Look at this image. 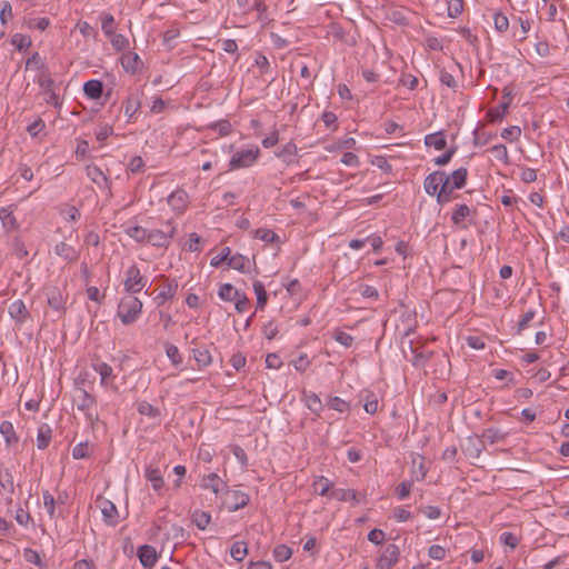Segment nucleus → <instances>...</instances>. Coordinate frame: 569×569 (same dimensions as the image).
<instances>
[{
    "label": "nucleus",
    "instance_id": "nucleus-1",
    "mask_svg": "<svg viewBox=\"0 0 569 569\" xmlns=\"http://www.w3.org/2000/svg\"><path fill=\"white\" fill-rule=\"evenodd\" d=\"M468 170L461 167L447 174L437 170L429 173V194H436L438 203H447L453 198V191L465 188L467 184Z\"/></svg>",
    "mask_w": 569,
    "mask_h": 569
},
{
    "label": "nucleus",
    "instance_id": "nucleus-2",
    "mask_svg": "<svg viewBox=\"0 0 569 569\" xmlns=\"http://www.w3.org/2000/svg\"><path fill=\"white\" fill-rule=\"evenodd\" d=\"M429 148L436 151H443L441 154L431 159L438 167L448 164L458 149L455 138H452L451 143H448L446 133L442 130L429 133Z\"/></svg>",
    "mask_w": 569,
    "mask_h": 569
},
{
    "label": "nucleus",
    "instance_id": "nucleus-3",
    "mask_svg": "<svg viewBox=\"0 0 569 569\" xmlns=\"http://www.w3.org/2000/svg\"><path fill=\"white\" fill-rule=\"evenodd\" d=\"M142 312V302L132 293H128L120 299L117 316L122 325L128 326L136 322Z\"/></svg>",
    "mask_w": 569,
    "mask_h": 569
},
{
    "label": "nucleus",
    "instance_id": "nucleus-4",
    "mask_svg": "<svg viewBox=\"0 0 569 569\" xmlns=\"http://www.w3.org/2000/svg\"><path fill=\"white\" fill-rule=\"evenodd\" d=\"M435 67L439 69L440 82L448 88H455L457 86L453 72L456 71L458 63L451 56L445 54L441 58H432Z\"/></svg>",
    "mask_w": 569,
    "mask_h": 569
},
{
    "label": "nucleus",
    "instance_id": "nucleus-5",
    "mask_svg": "<svg viewBox=\"0 0 569 569\" xmlns=\"http://www.w3.org/2000/svg\"><path fill=\"white\" fill-rule=\"evenodd\" d=\"M260 156L258 147L237 151L229 161V170H238L253 166Z\"/></svg>",
    "mask_w": 569,
    "mask_h": 569
},
{
    "label": "nucleus",
    "instance_id": "nucleus-6",
    "mask_svg": "<svg viewBox=\"0 0 569 569\" xmlns=\"http://www.w3.org/2000/svg\"><path fill=\"white\" fill-rule=\"evenodd\" d=\"M147 283L148 279L141 274L140 269L136 264L130 266L126 270L123 287L127 293H138L147 286Z\"/></svg>",
    "mask_w": 569,
    "mask_h": 569
},
{
    "label": "nucleus",
    "instance_id": "nucleus-7",
    "mask_svg": "<svg viewBox=\"0 0 569 569\" xmlns=\"http://www.w3.org/2000/svg\"><path fill=\"white\" fill-rule=\"evenodd\" d=\"M223 495V503L231 512L244 508L250 501L249 495L241 490H228L227 488Z\"/></svg>",
    "mask_w": 569,
    "mask_h": 569
},
{
    "label": "nucleus",
    "instance_id": "nucleus-8",
    "mask_svg": "<svg viewBox=\"0 0 569 569\" xmlns=\"http://www.w3.org/2000/svg\"><path fill=\"white\" fill-rule=\"evenodd\" d=\"M168 230L152 229L148 232L147 243L158 248H167L176 232V228L168 223Z\"/></svg>",
    "mask_w": 569,
    "mask_h": 569
},
{
    "label": "nucleus",
    "instance_id": "nucleus-9",
    "mask_svg": "<svg viewBox=\"0 0 569 569\" xmlns=\"http://www.w3.org/2000/svg\"><path fill=\"white\" fill-rule=\"evenodd\" d=\"M74 401L77 402V408L81 411L86 412V417L92 421L93 415L91 409L96 406V398L89 393L86 389L79 388L77 389V396L74 397Z\"/></svg>",
    "mask_w": 569,
    "mask_h": 569
},
{
    "label": "nucleus",
    "instance_id": "nucleus-10",
    "mask_svg": "<svg viewBox=\"0 0 569 569\" xmlns=\"http://www.w3.org/2000/svg\"><path fill=\"white\" fill-rule=\"evenodd\" d=\"M46 296L49 307L59 312L64 313L67 297L62 293V291L58 287H48L46 288Z\"/></svg>",
    "mask_w": 569,
    "mask_h": 569
},
{
    "label": "nucleus",
    "instance_id": "nucleus-11",
    "mask_svg": "<svg viewBox=\"0 0 569 569\" xmlns=\"http://www.w3.org/2000/svg\"><path fill=\"white\" fill-rule=\"evenodd\" d=\"M87 177L102 190H111V181L107 173L101 170L98 166L90 163L86 166Z\"/></svg>",
    "mask_w": 569,
    "mask_h": 569
},
{
    "label": "nucleus",
    "instance_id": "nucleus-12",
    "mask_svg": "<svg viewBox=\"0 0 569 569\" xmlns=\"http://www.w3.org/2000/svg\"><path fill=\"white\" fill-rule=\"evenodd\" d=\"M399 548L395 543H389L382 550L380 557L377 560V569H391V567L398 561Z\"/></svg>",
    "mask_w": 569,
    "mask_h": 569
},
{
    "label": "nucleus",
    "instance_id": "nucleus-13",
    "mask_svg": "<svg viewBox=\"0 0 569 569\" xmlns=\"http://www.w3.org/2000/svg\"><path fill=\"white\" fill-rule=\"evenodd\" d=\"M96 502L101 509L103 520L106 521V523L109 526H116L119 521V513L114 503L103 498H98Z\"/></svg>",
    "mask_w": 569,
    "mask_h": 569
},
{
    "label": "nucleus",
    "instance_id": "nucleus-14",
    "mask_svg": "<svg viewBox=\"0 0 569 569\" xmlns=\"http://www.w3.org/2000/svg\"><path fill=\"white\" fill-rule=\"evenodd\" d=\"M189 203V194L183 189H177L168 197V204L177 212L182 213Z\"/></svg>",
    "mask_w": 569,
    "mask_h": 569
},
{
    "label": "nucleus",
    "instance_id": "nucleus-15",
    "mask_svg": "<svg viewBox=\"0 0 569 569\" xmlns=\"http://www.w3.org/2000/svg\"><path fill=\"white\" fill-rule=\"evenodd\" d=\"M137 556L140 560V563L146 569H151L158 560V555H157L154 547L149 546V545H143V546L139 547L138 551H137Z\"/></svg>",
    "mask_w": 569,
    "mask_h": 569
},
{
    "label": "nucleus",
    "instance_id": "nucleus-16",
    "mask_svg": "<svg viewBox=\"0 0 569 569\" xmlns=\"http://www.w3.org/2000/svg\"><path fill=\"white\" fill-rule=\"evenodd\" d=\"M201 486L204 489H210L216 496L223 493L228 487L227 483L217 473L213 472L202 478Z\"/></svg>",
    "mask_w": 569,
    "mask_h": 569
},
{
    "label": "nucleus",
    "instance_id": "nucleus-17",
    "mask_svg": "<svg viewBox=\"0 0 569 569\" xmlns=\"http://www.w3.org/2000/svg\"><path fill=\"white\" fill-rule=\"evenodd\" d=\"M0 433L4 438V442L8 449H16L19 442L12 422L4 420L0 423Z\"/></svg>",
    "mask_w": 569,
    "mask_h": 569
},
{
    "label": "nucleus",
    "instance_id": "nucleus-18",
    "mask_svg": "<svg viewBox=\"0 0 569 569\" xmlns=\"http://www.w3.org/2000/svg\"><path fill=\"white\" fill-rule=\"evenodd\" d=\"M120 62L122 68L130 73H136L140 67L142 66V61L140 60V57L138 53L133 51H127L124 52L121 58Z\"/></svg>",
    "mask_w": 569,
    "mask_h": 569
},
{
    "label": "nucleus",
    "instance_id": "nucleus-19",
    "mask_svg": "<svg viewBox=\"0 0 569 569\" xmlns=\"http://www.w3.org/2000/svg\"><path fill=\"white\" fill-rule=\"evenodd\" d=\"M8 311H9L10 317L19 323L24 322L27 320V318L29 317V311H28L24 302L20 299L14 300L9 306Z\"/></svg>",
    "mask_w": 569,
    "mask_h": 569
},
{
    "label": "nucleus",
    "instance_id": "nucleus-20",
    "mask_svg": "<svg viewBox=\"0 0 569 569\" xmlns=\"http://www.w3.org/2000/svg\"><path fill=\"white\" fill-rule=\"evenodd\" d=\"M144 477L149 482H151L153 490L161 493V490L164 487V480L161 471L158 468L147 467L144 470Z\"/></svg>",
    "mask_w": 569,
    "mask_h": 569
},
{
    "label": "nucleus",
    "instance_id": "nucleus-21",
    "mask_svg": "<svg viewBox=\"0 0 569 569\" xmlns=\"http://www.w3.org/2000/svg\"><path fill=\"white\" fill-rule=\"evenodd\" d=\"M298 149L297 146L290 141L282 147H280L276 152V157L281 159L286 164H291L295 162V158L297 156Z\"/></svg>",
    "mask_w": 569,
    "mask_h": 569
},
{
    "label": "nucleus",
    "instance_id": "nucleus-22",
    "mask_svg": "<svg viewBox=\"0 0 569 569\" xmlns=\"http://www.w3.org/2000/svg\"><path fill=\"white\" fill-rule=\"evenodd\" d=\"M0 220L6 231H13L19 227L11 207H2L0 209Z\"/></svg>",
    "mask_w": 569,
    "mask_h": 569
},
{
    "label": "nucleus",
    "instance_id": "nucleus-23",
    "mask_svg": "<svg viewBox=\"0 0 569 569\" xmlns=\"http://www.w3.org/2000/svg\"><path fill=\"white\" fill-rule=\"evenodd\" d=\"M54 252L56 254H58L59 257L63 258L69 262L77 261L79 258L78 251L72 246L64 241H61L56 244Z\"/></svg>",
    "mask_w": 569,
    "mask_h": 569
},
{
    "label": "nucleus",
    "instance_id": "nucleus-24",
    "mask_svg": "<svg viewBox=\"0 0 569 569\" xmlns=\"http://www.w3.org/2000/svg\"><path fill=\"white\" fill-rule=\"evenodd\" d=\"M228 267L242 273L250 272V260L241 253L230 254Z\"/></svg>",
    "mask_w": 569,
    "mask_h": 569
},
{
    "label": "nucleus",
    "instance_id": "nucleus-25",
    "mask_svg": "<svg viewBox=\"0 0 569 569\" xmlns=\"http://www.w3.org/2000/svg\"><path fill=\"white\" fill-rule=\"evenodd\" d=\"M330 497L339 501H352L353 503L361 502V496L356 490L351 489H335L330 492Z\"/></svg>",
    "mask_w": 569,
    "mask_h": 569
},
{
    "label": "nucleus",
    "instance_id": "nucleus-26",
    "mask_svg": "<svg viewBox=\"0 0 569 569\" xmlns=\"http://www.w3.org/2000/svg\"><path fill=\"white\" fill-rule=\"evenodd\" d=\"M178 290V281L176 279L167 280L163 289L156 297L158 306H161L164 301L170 300L174 297Z\"/></svg>",
    "mask_w": 569,
    "mask_h": 569
},
{
    "label": "nucleus",
    "instance_id": "nucleus-27",
    "mask_svg": "<svg viewBox=\"0 0 569 569\" xmlns=\"http://www.w3.org/2000/svg\"><path fill=\"white\" fill-rule=\"evenodd\" d=\"M124 114L128 118V121H131L132 117L137 113V111L141 107V100L139 94H130L122 103Z\"/></svg>",
    "mask_w": 569,
    "mask_h": 569
},
{
    "label": "nucleus",
    "instance_id": "nucleus-28",
    "mask_svg": "<svg viewBox=\"0 0 569 569\" xmlns=\"http://www.w3.org/2000/svg\"><path fill=\"white\" fill-rule=\"evenodd\" d=\"M83 92L90 99H99L103 93V84L100 80H89L83 84Z\"/></svg>",
    "mask_w": 569,
    "mask_h": 569
},
{
    "label": "nucleus",
    "instance_id": "nucleus-29",
    "mask_svg": "<svg viewBox=\"0 0 569 569\" xmlns=\"http://www.w3.org/2000/svg\"><path fill=\"white\" fill-rule=\"evenodd\" d=\"M136 409L141 416H147L150 419H160L161 417L160 409L152 406L146 400L138 401L136 403Z\"/></svg>",
    "mask_w": 569,
    "mask_h": 569
},
{
    "label": "nucleus",
    "instance_id": "nucleus-30",
    "mask_svg": "<svg viewBox=\"0 0 569 569\" xmlns=\"http://www.w3.org/2000/svg\"><path fill=\"white\" fill-rule=\"evenodd\" d=\"M511 102V92L508 90V88L503 89V96L502 101L499 103L496 110H491L490 114L493 120L496 119H502L505 114L507 113V110Z\"/></svg>",
    "mask_w": 569,
    "mask_h": 569
},
{
    "label": "nucleus",
    "instance_id": "nucleus-31",
    "mask_svg": "<svg viewBox=\"0 0 569 569\" xmlns=\"http://www.w3.org/2000/svg\"><path fill=\"white\" fill-rule=\"evenodd\" d=\"M193 358L197 361L198 368L203 369L211 365L212 357L208 349L206 348H196L192 350Z\"/></svg>",
    "mask_w": 569,
    "mask_h": 569
},
{
    "label": "nucleus",
    "instance_id": "nucleus-32",
    "mask_svg": "<svg viewBox=\"0 0 569 569\" xmlns=\"http://www.w3.org/2000/svg\"><path fill=\"white\" fill-rule=\"evenodd\" d=\"M51 433L52 430L48 425L43 423L39 427L37 435V447L39 450H44L49 446Z\"/></svg>",
    "mask_w": 569,
    "mask_h": 569
},
{
    "label": "nucleus",
    "instance_id": "nucleus-33",
    "mask_svg": "<svg viewBox=\"0 0 569 569\" xmlns=\"http://www.w3.org/2000/svg\"><path fill=\"white\" fill-rule=\"evenodd\" d=\"M506 436L507 433L502 432L498 428H488L482 432L481 439L483 442L493 445L496 442L505 440Z\"/></svg>",
    "mask_w": 569,
    "mask_h": 569
},
{
    "label": "nucleus",
    "instance_id": "nucleus-34",
    "mask_svg": "<svg viewBox=\"0 0 569 569\" xmlns=\"http://www.w3.org/2000/svg\"><path fill=\"white\" fill-rule=\"evenodd\" d=\"M332 486V482L323 476L317 477L312 483L313 491L320 496H328Z\"/></svg>",
    "mask_w": 569,
    "mask_h": 569
},
{
    "label": "nucleus",
    "instance_id": "nucleus-35",
    "mask_svg": "<svg viewBox=\"0 0 569 569\" xmlns=\"http://www.w3.org/2000/svg\"><path fill=\"white\" fill-rule=\"evenodd\" d=\"M470 212H471V210L467 204H465V203L457 204L456 209L453 210V212L451 214L452 223L456 226H461V223L465 221V219L470 216Z\"/></svg>",
    "mask_w": 569,
    "mask_h": 569
},
{
    "label": "nucleus",
    "instance_id": "nucleus-36",
    "mask_svg": "<svg viewBox=\"0 0 569 569\" xmlns=\"http://www.w3.org/2000/svg\"><path fill=\"white\" fill-rule=\"evenodd\" d=\"M191 519L198 529L204 530L211 521V516L209 512L197 509L192 512Z\"/></svg>",
    "mask_w": 569,
    "mask_h": 569
},
{
    "label": "nucleus",
    "instance_id": "nucleus-37",
    "mask_svg": "<svg viewBox=\"0 0 569 569\" xmlns=\"http://www.w3.org/2000/svg\"><path fill=\"white\" fill-rule=\"evenodd\" d=\"M253 291L257 296V309H263L268 301V295L264 284L261 281L256 280L253 282Z\"/></svg>",
    "mask_w": 569,
    "mask_h": 569
},
{
    "label": "nucleus",
    "instance_id": "nucleus-38",
    "mask_svg": "<svg viewBox=\"0 0 569 569\" xmlns=\"http://www.w3.org/2000/svg\"><path fill=\"white\" fill-rule=\"evenodd\" d=\"M0 486L10 493L14 492L13 475L8 468H0Z\"/></svg>",
    "mask_w": 569,
    "mask_h": 569
},
{
    "label": "nucleus",
    "instance_id": "nucleus-39",
    "mask_svg": "<svg viewBox=\"0 0 569 569\" xmlns=\"http://www.w3.org/2000/svg\"><path fill=\"white\" fill-rule=\"evenodd\" d=\"M150 230L143 228V227H140V226H133V227H128L126 229V233L134 239L137 242H140V243H143V242H147V237H148V232Z\"/></svg>",
    "mask_w": 569,
    "mask_h": 569
},
{
    "label": "nucleus",
    "instance_id": "nucleus-40",
    "mask_svg": "<svg viewBox=\"0 0 569 569\" xmlns=\"http://www.w3.org/2000/svg\"><path fill=\"white\" fill-rule=\"evenodd\" d=\"M305 401L307 407L317 416L320 415L321 410L323 409V405L317 393L310 392L309 395L305 396Z\"/></svg>",
    "mask_w": 569,
    "mask_h": 569
},
{
    "label": "nucleus",
    "instance_id": "nucleus-41",
    "mask_svg": "<svg viewBox=\"0 0 569 569\" xmlns=\"http://www.w3.org/2000/svg\"><path fill=\"white\" fill-rule=\"evenodd\" d=\"M272 556L277 562H283L291 558L292 549L287 545H278L274 547Z\"/></svg>",
    "mask_w": 569,
    "mask_h": 569
},
{
    "label": "nucleus",
    "instance_id": "nucleus-42",
    "mask_svg": "<svg viewBox=\"0 0 569 569\" xmlns=\"http://www.w3.org/2000/svg\"><path fill=\"white\" fill-rule=\"evenodd\" d=\"M92 367H93L94 371H97L100 375V377H101L100 383L103 386L106 383V380L112 376L111 366H109L108 363H106L103 361L97 360L92 363Z\"/></svg>",
    "mask_w": 569,
    "mask_h": 569
},
{
    "label": "nucleus",
    "instance_id": "nucleus-43",
    "mask_svg": "<svg viewBox=\"0 0 569 569\" xmlns=\"http://www.w3.org/2000/svg\"><path fill=\"white\" fill-rule=\"evenodd\" d=\"M248 553L247 543L244 541H236L230 549V555L236 561H242Z\"/></svg>",
    "mask_w": 569,
    "mask_h": 569
},
{
    "label": "nucleus",
    "instance_id": "nucleus-44",
    "mask_svg": "<svg viewBox=\"0 0 569 569\" xmlns=\"http://www.w3.org/2000/svg\"><path fill=\"white\" fill-rule=\"evenodd\" d=\"M327 406L330 409L338 411L340 413L349 412L350 410V405L337 396L330 397L329 400L327 401Z\"/></svg>",
    "mask_w": 569,
    "mask_h": 569
},
{
    "label": "nucleus",
    "instance_id": "nucleus-45",
    "mask_svg": "<svg viewBox=\"0 0 569 569\" xmlns=\"http://www.w3.org/2000/svg\"><path fill=\"white\" fill-rule=\"evenodd\" d=\"M254 238L260 239L267 243H273L279 241L278 234L267 228H259L254 230Z\"/></svg>",
    "mask_w": 569,
    "mask_h": 569
},
{
    "label": "nucleus",
    "instance_id": "nucleus-46",
    "mask_svg": "<svg viewBox=\"0 0 569 569\" xmlns=\"http://www.w3.org/2000/svg\"><path fill=\"white\" fill-rule=\"evenodd\" d=\"M218 296L224 301H233L240 292L233 288L230 283L220 286Z\"/></svg>",
    "mask_w": 569,
    "mask_h": 569
},
{
    "label": "nucleus",
    "instance_id": "nucleus-47",
    "mask_svg": "<svg viewBox=\"0 0 569 569\" xmlns=\"http://www.w3.org/2000/svg\"><path fill=\"white\" fill-rule=\"evenodd\" d=\"M220 137H226L231 133L232 126L229 120H219L210 127Z\"/></svg>",
    "mask_w": 569,
    "mask_h": 569
},
{
    "label": "nucleus",
    "instance_id": "nucleus-48",
    "mask_svg": "<svg viewBox=\"0 0 569 569\" xmlns=\"http://www.w3.org/2000/svg\"><path fill=\"white\" fill-rule=\"evenodd\" d=\"M463 2L462 0H451L447 3V14L450 18H457L462 13Z\"/></svg>",
    "mask_w": 569,
    "mask_h": 569
},
{
    "label": "nucleus",
    "instance_id": "nucleus-49",
    "mask_svg": "<svg viewBox=\"0 0 569 569\" xmlns=\"http://www.w3.org/2000/svg\"><path fill=\"white\" fill-rule=\"evenodd\" d=\"M109 38L113 49L117 51L124 50L129 44L128 39L123 34L113 33Z\"/></svg>",
    "mask_w": 569,
    "mask_h": 569
},
{
    "label": "nucleus",
    "instance_id": "nucleus-50",
    "mask_svg": "<svg viewBox=\"0 0 569 569\" xmlns=\"http://www.w3.org/2000/svg\"><path fill=\"white\" fill-rule=\"evenodd\" d=\"M101 29L107 37H110L114 32V18L112 14L106 13L101 20Z\"/></svg>",
    "mask_w": 569,
    "mask_h": 569
},
{
    "label": "nucleus",
    "instance_id": "nucleus-51",
    "mask_svg": "<svg viewBox=\"0 0 569 569\" xmlns=\"http://www.w3.org/2000/svg\"><path fill=\"white\" fill-rule=\"evenodd\" d=\"M490 152L493 154V157L503 163L509 162V154L506 146L503 144H496L490 148Z\"/></svg>",
    "mask_w": 569,
    "mask_h": 569
},
{
    "label": "nucleus",
    "instance_id": "nucleus-52",
    "mask_svg": "<svg viewBox=\"0 0 569 569\" xmlns=\"http://www.w3.org/2000/svg\"><path fill=\"white\" fill-rule=\"evenodd\" d=\"M166 353H167V357L172 362V365L178 366L182 362V357H181L177 346L168 343L166 346Z\"/></svg>",
    "mask_w": 569,
    "mask_h": 569
},
{
    "label": "nucleus",
    "instance_id": "nucleus-53",
    "mask_svg": "<svg viewBox=\"0 0 569 569\" xmlns=\"http://www.w3.org/2000/svg\"><path fill=\"white\" fill-rule=\"evenodd\" d=\"M495 28L499 32H505L509 28L508 18L501 12H495L493 14Z\"/></svg>",
    "mask_w": 569,
    "mask_h": 569
},
{
    "label": "nucleus",
    "instance_id": "nucleus-54",
    "mask_svg": "<svg viewBox=\"0 0 569 569\" xmlns=\"http://www.w3.org/2000/svg\"><path fill=\"white\" fill-rule=\"evenodd\" d=\"M365 400H366V402L363 405V408H365L366 412H368L370 415L376 413L378 410V399L375 397V395L367 391Z\"/></svg>",
    "mask_w": 569,
    "mask_h": 569
},
{
    "label": "nucleus",
    "instance_id": "nucleus-55",
    "mask_svg": "<svg viewBox=\"0 0 569 569\" xmlns=\"http://www.w3.org/2000/svg\"><path fill=\"white\" fill-rule=\"evenodd\" d=\"M38 84L40 88H42L46 92H51L53 90V80L49 72L43 70L41 74L38 78Z\"/></svg>",
    "mask_w": 569,
    "mask_h": 569
},
{
    "label": "nucleus",
    "instance_id": "nucleus-56",
    "mask_svg": "<svg viewBox=\"0 0 569 569\" xmlns=\"http://www.w3.org/2000/svg\"><path fill=\"white\" fill-rule=\"evenodd\" d=\"M358 291L365 298L378 299L379 297L378 290L375 287L366 283H360L358 287Z\"/></svg>",
    "mask_w": 569,
    "mask_h": 569
},
{
    "label": "nucleus",
    "instance_id": "nucleus-57",
    "mask_svg": "<svg viewBox=\"0 0 569 569\" xmlns=\"http://www.w3.org/2000/svg\"><path fill=\"white\" fill-rule=\"evenodd\" d=\"M333 338L337 342L347 348L351 347L353 343V337L341 330H337L333 335Z\"/></svg>",
    "mask_w": 569,
    "mask_h": 569
},
{
    "label": "nucleus",
    "instance_id": "nucleus-58",
    "mask_svg": "<svg viewBox=\"0 0 569 569\" xmlns=\"http://www.w3.org/2000/svg\"><path fill=\"white\" fill-rule=\"evenodd\" d=\"M42 496H43V505H44L49 516L52 518L54 516V510H56L54 497L48 490H44Z\"/></svg>",
    "mask_w": 569,
    "mask_h": 569
},
{
    "label": "nucleus",
    "instance_id": "nucleus-59",
    "mask_svg": "<svg viewBox=\"0 0 569 569\" xmlns=\"http://www.w3.org/2000/svg\"><path fill=\"white\" fill-rule=\"evenodd\" d=\"M230 254H231V249L229 247H224V248H222L221 252L218 256H216L214 258L211 259L210 264L212 267H218L224 261H227V263H228Z\"/></svg>",
    "mask_w": 569,
    "mask_h": 569
},
{
    "label": "nucleus",
    "instance_id": "nucleus-60",
    "mask_svg": "<svg viewBox=\"0 0 569 569\" xmlns=\"http://www.w3.org/2000/svg\"><path fill=\"white\" fill-rule=\"evenodd\" d=\"M88 449H89L88 442H80L77 446H74L72 449L73 459L78 460V459L87 458L89 456Z\"/></svg>",
    "mask_w": 569,
    "mask_h": 569
},
{
    "label": "nucleus",
    "instance_id": "nucleus-61",
    "mask_svg": "<svg viewBox=\"0 0 569 569\" xmlns=\"http://www.w3.org/2000/svg\"><path fill=\"white\" fill-rule=\"evenodd\" d=\"M311 361L309 360L306 353L300 355L297 359L292 361L295 369L299 372H305L307 368L310 366Z\"/></svg>",
    "mask_w": 569,
    "mask_h": 569
},
{
    "label": "nucleus",
    "instance_id": "nucleus-62",
    "mask_svg": "<svg viewBox=\"0 0 569 569\" xmlns=\"http://www.w3.org/2000/svg\"><path fill=\"white\" fill-rule=\"evenodd\" d=\"M128 169L132 173L142 172L144 170V161L140 156H134L131 158Z\"/></svg>",
    "mask_w": 569,
    "mask_h": 569
},
{
    "label": "nucleus",
    "instance_id": "nucleus-63",
    "mask_svg": "<svg viewBox=\"0 0 569 569\" xmlns=\"http://www.w3.org/2000/svg\"><path fill=\"white\" fill-rule=\"evenodd\" d=\"M500 542L510 548H516L519 543V539L515 533L505 531L500 535Z\"/></svg>",
    "mask_w": 569,
    "mask_h": 569
},
{
    "label": "nucleus",
    "instance_id": "nucleus-64",
    "mask_svg": "<svg viewBox=\"0 0 569 569\" xmlns=\"http://www.w3.org/2000/svg\"><path fill=\"white\" fill-rule=\"evenodd\" d=\"M231 451L242 467L248 466V456L242 447L234 445L232 446Z\"/></svg>",
    "mask_w": 569,
    "mask_h": 569
}]
</instances>
